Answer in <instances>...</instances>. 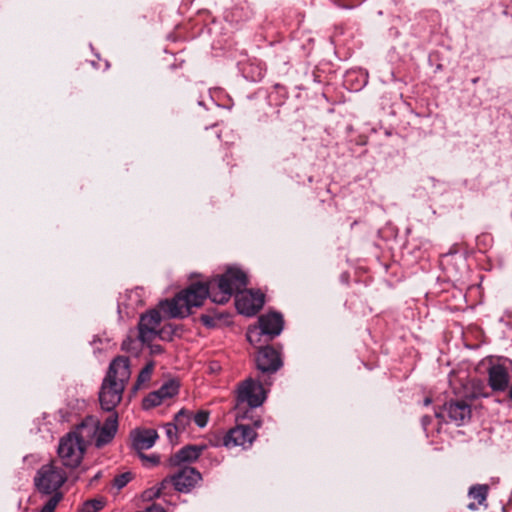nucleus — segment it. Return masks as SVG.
<instances>
[{
  "mask_svg": "<svg viewBox=\"0 0 512 512\" xmlns=\"http://www.w3.org/2000/svg\"><path fill=\"white\" fill-rule=\"evenodd\" d=\"M257 437L254 428L248 425H236L231 428L223 437V445L226 448L242 447L248 449L252 446Z\"/></svg>",
  "mask_w": 512,
  "mask_h": 512,
  "instance_id": "nucleus-10",
  "label": "nucleus"
},
{
  "mask_svg": "<svg viewBox=\"0 0 512 512\" xmlns=\"http://www.w3.org/2000/svg\"><path fill=\"white\" fill-rule=\"evenodd\" d=\"M192 422V411L187 409H181L175 416H174V424L178 429H180L182 432L186 431L187 427Z\"/></svg>",
  "mask_w": 512,
  "mask_h": 512,
  "instance_id": "nucleus-18",
  "label": "nucleus"
},
{
  "mask_svg": "<svg viewBox=\"0 0 512 512\" xmlns=\"http://www.w3.org/2000/svg\"><path fill=\"white\" fill-rule=\"evenodd\" d=\"M163 401L164 400L161 397V395L158 393V390H156V391L149 393L145 397V399L143 400V407L145 409L156 407V406L162 404Z\"/></svg>",
  "mask_w": 512,
  "mask_h": 512,
  "instance_id": "nucleus-22",
  "label": "nucleus"
},
{
  "mask_svg": "<svg viewBox=\"0 0 512 512\" xmlns=\"http://www.w3.org/2000/svg\"><path fill=\"white\" fill-rule=\"evenodd\" d=\"M468 495H469V497L473 498L477 502V503H470L468 505V508L470 510H476L479 505H482L486 501L487 495H488V486L480 485V484L474 485V486L470 487Z\"/></svg>",
  "mask_w": 512,
  "mask_h": 512,
  "instance_id": "nucleus-17",
  "label": "nucleus"
},
{
  "mask_svg": "<svg viewBox=\"0 0 512 512\" xmlns=\"http://www.w3.org/2000/svg\"><path fill=\"white\" fill-rule=\"evenodd\" d=\"M444 411L457 425H463L471 417V405L466 400L450 401L444 405Z\"/></svg>",
  "mask_w": 512,
  "mask_h": 512,
  "instance_id": "nucleus-14",
  "label": "nucleus"
},
{
  "mask_svg": "<svg viewBox=\"0 0 512 512\" xmlns=\"http://www.w3.org/2000/svg\"><path fill=\"white\" fill-rule=\"evenodd\" d=\"M201 321L203 322L204 325H206L208 327H211L214 325V319L209 315H202Z\"/></svg>",
  "mask_w": 512,
  "mask_h": 512,
  "instance_id": "nucleus-30",
  "label": "nucleus"
},
{
  "mask_svg": "<svg viewBox=\"0 0 512 512\" xmlns=\"http://www.w3.org/2000/svg\"><path fill=\"white\" fill-rule=\"evenodd\" d=\"M257 368L262 372L274 373L282 366L279 352L270 346L259 350L256 357Z\"/></svg>",
  "mask_w": 512,
  "mask_h": 512,
  "instance_id": "nucleus-11",
  "label": "nucleus"
},
{
  "mask_svg": "<svg viewBox=\"0 0 512 512\" xmlns=\"http://www.w3.org/2000/svg\"><path fill=\"white\" fill-rule=\"evenodd\" d=\"M179 391V384L175 380H169L165 382L159 389L158 393L161 395L163 400L170 399L175 396Z\"/></svg>",
  "mask_w": 512,
  "mask_h": 512,
  "instance_id": "nucleus-19",
  "label": "nucleus"
},
{
  "mask_svg": "<svg viewBox=\"0 0 512 512\" xmlns=\"http://www.w3.org/2000/svg\"><path fill=\"white\" fill-rule=\"evenodd\" d=\"M154 369L153 363H147L142 370L140 371L137 382H136V388H140L143 384L148 382L151 378L152 372Z\"/></svg>",
  "mask_w": 512,
  "mask_h": 512,
  "instance_id": "nucleus-21",
  "label": "nucleus"
},
{
  "mask_svg": "<svg viewBox=\"0 0 512 512\" xmlns=\"http://www.w3.org/2000/svg\"><path fill=\"white\" fill-rule=\"evenodd\" d=\"M62 499L61 493H55L45 502L40 512H54L58 503Z\"/></svg>",
  "mask_w": 512,
  "mask_h": 512,
  "instance_id": "nucleus-25",
  "label": "nucleus"
},
{
  "mask_svg": "<svg viewBox=\"0 0 512 512\" xmlns=\"http://www.w3.org/2000/svg\"><path fill=\"white\" fill-rule=\"evenodd\" d=\"M130 375V363L127 357L119 356L110 363L99 392V401L103 410L114 412L122 400Z\"/></svg>",
  "mask_w": 512,
  "mask_h": 512,
  "instance_id": "nucleus-2",
  "label": "nucleus"
},
{
  "mask_svg": "<svg viewBox=\"0 0 512 512\" xmlns=\"http://www.w3.org/2000/svg\"><path fill=\"white\" fill-rule=\"evenodd\" d=\"M119 422L118 414L111 413L101 422L94 415L86 416L78 425V434L88 445H94L97 449H101L109 445L118 432Z\"/></svg>",
  "mask_w": 512,
  "mask_h": 512,
  "instance_id": "nucleus-3",
  "label": "nucleus"
},
{
  "mask_svg": "<svg viewBox=\"0 0 512 512\" xmlns=\"http://www.w3.org/2000/svg\"><path fill=\"white\" fill-rule=\"evenodd\" d=\"M283 317L280 313L271 312L259 318V326L249 328L247 339L250 343L258 341L260 335H268L271 338L278 336L283 330Z\"/></svg>",
  "mask_w": 512,
  "mask_h": 512,
  "instance_id": "nucleus-7",
  "label": "nucleus"
},
{
  "mask_svg": "<svg viewBox=\"0 0 512 512\" xmlns=\"http://www.w3.org/2000/svg\"><path fill=\"white\" fill-rule=\"evenodd\" d=\"M209 415L210 413L206 410H199L196 413L192 412V421L199 428H204L208 423Z\"/></svg>",
  "mask_w": 512,
  "mask_h": 512,
  "instance_id": "nucleus-23",
  "label": "nucleus"
},
{
  "mask_svg": "<svg viewBox=\"0 0 512 512\" xmlns=\"http://www.w3.org/2000/svg\"><path fill=\"white\" fill-rule=\"evenodd\" d=\"M173 299L161 301L159 304L160 310L154 309L141 316L138 329L139 339L142 343H150L157 337L163 340L170 338V332H167L165 328L161 329L160 324L162 322L161 312L165 317L171 318L168 315L167 307H163V304L171 302Z\"/></svg>",
  "mask_w": 512,
  "mask_h": 512,
  "instance_id": "nucleus-4",
  "label": "nucleus"
},
{
  "mask_svg": "<svg viewBox=\"0 0 512 512\" xmlns=\"http://www.w3.org/2000/svg\"><path fill=\"white\" fill-rule=\"evenodd\" d=\"M205 448L206 447L204 445H187L174 454L171 457L170 462L175 466L193 462L199 458Z\"/></svg>",
  "mask_w": 512,
  "mask_h": 512,
  "instance_id": "nucleus-15",
  "label": "nucleus"
},
{
  "mask_svg": "<svg viewBox=\"0 0 512 512\" xmlns=\"http://www.w3.org/2000/svg\"><path fill=\"white\" fill-rule=\"evenodd\" d=\"M166 481H163L160 486L158 487H152L150 489H147L143 492L142 494V498L143 500L145 501H151L155 498H158L161 496V493H162V489L164 488V486L166 485Z\"/></svg>",
  "mask_w": 512,
  "mask_h": 512,
  "instance_id": "nucleus-24",
  "label": "nucleus"
},
{
  "mask_svg": "<svg viewBox=\"0 0 512 512\" xmlns=\"http://www.w3.org/2000/svg\"><path fill=\"white\" fill-rule=\"evenodd\" d=\"M512 361L509 359L499 360L492 363L488 368V384L495 392H503L509 387L510 371Z\"/></svg>",
  "mask_w": 512,
  "mask_h": 512,
  "instance_id": "nucleus-9",
  "label": "nucleus"
},
{
  "mask_svg": "<svg viewBox=\"0 0 512 512\" xmlns=\"http://www.w3.org/2000/svg\"><path fill=\"white\" fill-rule=\"evenodd\" d=\"M421 422H422V426H423V428L426 430V429H427L428 424L431 422V417H429V416H424V417H422Z\"/></svg>",
  "mask_w": 512,
  "mask_h": 512,
  "instance_id": "nucleus-31",
  "label": "nucleus"
},
{
  "mask_svg": "<svg viewBox=\"0 0 512 512\" xmlns=\"http://www.w3.org/2000/svg\"><path fill=\"white\" fill-rule=\"evenodd\" d=\"M236 398L238 406L246 404L251 408H257L266 400V391L259 381L248 378L238 385Z\"/></svg>",
  "mask_w": 512,
  "mask_h": 512,
  "instance_id": "nucleus-8",
  "label": "nucleus"
},
{
  "mask_svg": "<svg viewBox=\"0 0 512 512\" xmlns=\"http://www.w3.org/2000/svg\"><path fill=\"white\" fill-rule=\"evenodd\" d=\"M247 275L237 267H229L224 274L211 280L208 285L197 283L178 293L171 302H165L170 317H187L193 307H199L210 296L214 303L224 304L236 294V308L240 314L255 315L264 304L260 291L245 290Z\"/></svg>",
  "mask_w": 512,
  "mask_h": 512,
  "instance_id": "nucleus-1",
  "label": "nucleus"
},
{
  "mask_svg": "<svg viewBox=\"0 0 512 512\" xmlns=\"http://www.w3.org/2000/svg\"><path fill=\"white\" fill-rule=\"evenodd\" d=\"M469 385L472 388L470 393H466V398H480V397H488V392L486 391L485 384L480 380H471Z\"/></svg>",
  "mask_w": 512,
  "mask_h": 512,
  "instance_id": "nucleus-20",
  "label": "nucleus"
},
{
  "mask_svg": "<svg viewBox=\"0 0 512 512\" xmlns=\"http://www.w3.org/2000/svg\"><path fill=\"white\" fill-rule=\"evenodd\" d=\"M103 505L104 503L102 500H88L83 504L80 512H98L103 508Z\"/></svg>",
  "mask_w": 512,
  "mask_h": 512,
  "instance_id": "nucleus-26",
  "label": "nucleus"
},
{
  "mask_svg": "<svg viewBox=\"0 0 512 512\" xmlns=\"http://www.w3.org/2000/svg\"><path fill=\"white\" fill-rule=\"evenodd\" d=\"M254 426H255V428H259L261 426V422L260 421H255L254 422Z\"/></svg>",
  "mask_w": 512,
  "mask_h": 512,
  "instance_id": "nucleus-32",
  "label": "nucleus"
},
{
  "mask_svg": "<svg viewBox=\"0 0 512 512\" xmlns=\"http://www.w3.org/2000/svg\"><path fill=\"white\" fill-rule=\"evenodd\" d=\"M130 439L133 449L141 453L154 446L158 433L155 429L137 428L131 431Z\"/></svg>",
  "mask_w": 512,
  "mask_h": 512,
  "instance_id": "nucleus-12",
  "label": "nucleus"
},
{
  "mask_svg": "<svg viewBox=\"0 0 512 512\" xmlns=\"http://www.w3.org/2000/svg\"><path fill=\"white\" fill-rule=\"evenodd\" d=\"M108 67H109L108 62H105V64H104V69H107Z\"/></svg>",
  "mask_w": 512,
  "mask_h": 512,
  "instance_id": "nucleus-35",
  "label": "nucleus"
},
{
  "mask_svg": "<svg viewBox=\"0 0 512 512\" xmlns=\"http://www.w3.org/2000/svg\"><path fill=\"white\" fill-rule=\"evenodd\" d=\"M132 479V474L130 472H125L120 475H117L114 478L113 484L114 486L120 490L125 487Z\"/></svg>",
  "mask_w": 512,
  "mask_h": 512,
  "instance_id": "nucleus-28",
  "label": "nucleus"
},
{
  "mask_svg": "<svg viewBox=\"0 0 512 512\" xmlns=\"http://www.w3.org/2000/svg\"><path fill=\"white\" fill-rule=\"evenodd\" d=\"M166 436L170 443H176L177 442V435L178 433L182 432L180 429L176 427L174 423H167L164 426Z\"/></svg>",
  "mask_w": 512,
  "mask_h": 512,
  "instance_id": "nucleus-27",
  "label": "nucleus"
},
{
  "mask_svg": "<svg viewBox=\"0 0 512 512\" xmlns=\"http://www.w3.org/2000/svg\"><path fill=\"white\" fill-rule=\"evenodd\" d=\"M509 398L512 400V386L509 389Z\"/></svg>",
  "mask_w": 512,
  "mask_h": 512,
  "instance_id": "nucleus-34",
  "label": "nucleus"
},
{
  "mask_svg": "<svg viewBox=\"0 0 512 512\" xmlns=\"http://www.w3.org/2000/svg\"><path fill=\"white\" fill-rule=\"evenodd\" d=\"M171 480L177 491L187 493L201 480V474L195 468L186 466Z\"/></svg>",
  "mask_w": 512,
  "mask_h": 512,
  "instance_id": "nucleus-13",
  "label": "nucleus"
},
{
  "mask_svg": "<svg viewBox=\"0 0 512 512\" xmlns=\"http://www.w3.org/2000/svg\"><path fill=\"white\" fill-rule=\"evenodd\" d=\"M243 75L252 82L260 81L266 72L265 65L259 60H252L242 67Z\"/></svg>",
  "mask_w": 512,
  "mask_h": 512,
  "instance_id": "nucleus-16",
  "label": "nucleus"
},
{
  "mask_svg": "<svg viewBox=\"0 0 512 512\" xmlns=\"http://www.w3.org/2000/svg\"><path fill=\"white\" fill-rule=\"evenodd\" d=\"M431 403V399L430 398H426L425 401H424V404L425 405H429Z\"/></svg>",
  "mask_w": 512,
  "mask_h": 512,
  "instance_id": "nucleus-33",
  "label": "nucleus"
},
{
  "mask_svg": "<svg viewBox=\"0 0 512 512\" xmlns=\"http://www.w3.org/2000/svg\"><path fill=\"white\" fill-rule=\"evenodd\" d=\"M88 443L78 434L77 426L63 438L58 446V455L63 465L67 467H77L84 456Z\"/></svg>",
  "mask_w": 512,
  "mask_h": 512,
  "instance_id": "nucleus-5",
  "label": "nucleus"
},
{
  "mask_svg": "<svg viewBox=\"0 0 512 512\" xmlns=\"http://www.w3.org/2000/svg\"><path fill=\"white\" fill-rule=\"evenodd\" d=\"M66 481V473L54 463L42 466L35 477V485L45 495L60 493L58 490Z\"/></svg>",
  "mask_w": 512,
  "mask_h": 512,
  "instance_id": "nucleus-6",
  "label": "nucleus"
},
{
  "mask_svg": "<svg viewBox=\"0 0 512 512\" xmlns=\"http://www.w3.org/2000/svg\"><path fill=\"white\" fill-rule=\"evenodd\" d=\"M140 454V457L142 458V460L148 464H150L151 466H155L157 465L159 462H160V458L158 455H155V454H152V455H144L141 453Z\"/></svg>",
  "mask_w": 512,
  "mask_h": 512,
  "instance_id": "nucleus-29",
  "label": "nucleus"
}]
</instances>
